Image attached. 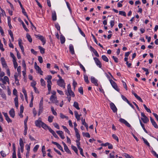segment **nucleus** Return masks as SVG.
Listing matches in <instances>:
<instances>
[{"instance_id":"37998d69","label":"nucleus","mask_w":158,"mask_h":158,"mask_svg":"<svg viewBox=\"0 0 158 158\" xmlns=\"http://www.w3.org/2000/svg\"><path fill=\"white\" fill-rule=\"evenodd\" d=\"M62 127L63 128L66 132H67L68 134H70L69 131L65 126H62Z\"/></svg>"},{"instance_id":"c756f323","label":"nucleus","mask_w":158,"mask_h":158,"mask_svg":"<svg viewBox=\"0 0 158 158\" xmlns=\"http://www.w3.org/2000/svg\"><path fill=\"white\" fill-rule=\"evenodd\" d=\"M41 126L44 129H47L49 127L46 124H45L43 122L42 123Z\"/></svg>"},{"instance_id":"e2e57ef3","label":"nucleus","mask_w":158,"mask_h":158,"mask_svg":"<svg viewBox=\"0 0 158 158\" xmlns=\"http://www.w3.org/2000/svg\"><path fill=\"white\" fill-rule=\"evenodd\" d=\"M121 97H122V98L123 99V100L126 102H128L129 101L128 100V99H127V98L125 96H124L123 95H122Z\"/></svg>"},{"instance_id":"0e129e2a","label":"nucleus","mask_w":158,"mask_h":158,"mask_svg":"<svg viewBox=\"0 0 158 158\" xmlns=\"http://www.w3.org/2000/svg\"><path fill=\"white\" fill-rule=\"evenodd\" d=\"M17 68V71L18 72L19 74H20L21 73V67L19 66Z\"/></svg>"},{"instance_id":"de8ad7c7","label":"nucleus","mask_w":158,"mask_h":158,"mask_svg":"<svg viewBox=\"0 0 158 158\" xmlns=\"http://www.w3.org/2000/svg\"><path fill=\"white\" fill-rule=\"evenodd\" d=\"M119 14L122 15L126 17V13L125 11H120L119 12Z\"/></svg>"},{"instance_id":"a878e982","label":"nucleus","mask_w":158,"mask_h":158,"mask_svg":"<svg viewBox=\"0 0 158 158\" xmlns=\"http://www.w3.org/2000/svg\"><path fill=\"white\" fill-rule=\"evenodd\" d=\"M52 78V76L51 75H48L47 77V78H45V79H47V83H51V80Z\"/></svg>"},{"instance_id":"f704fd0d","label":"nucleus","mask_w":158,"mask_h":158,"mask_svg":"<svg viewBox=\"0 0 158 158\" xmlns=\"http://www.w3.org/2000/svg\"><path fill=\"white\" fill-rule=\"evenodd\" d=\"M84 79L85 81L87 84H88L89 83V81L88 79V77L86 75H84Z\"/></svg>"},{"instance_id":"f03ea898","label":"nucleus","mask_w":158,"mask_h":158,"mask_svg":"<svg viewBox=\"0 0 158 158\" xmlns=\"http://www.w3.org/2000/svg\"><path fill=\"white\" fill-rule=\"evenodd\" d=\"M57 84L59 86L63 87L64 89L65 88V84L64 80H58Z\"/></svg>"},{"instance_id":"cd10ccee","label":"nucleus","mask_w":158,"mask_h":158,"mask_svg":"<svg viewBox=\"0 0 158 158\" xmlns=\"http://www.w3.org/2000/svg\"><path fill=\"white\" fill-rule=\"evenodd\" d=\"M31 98L30 102V107H32L33 106V100L34 97L33 95L32 92L31 93Z\"/></svg>"},{"instance_id":"f257e3e1","label":"nucleus","mask_w":158,"mask_h":158,"mask_svg":"<svg viewBox=\"0 0 158 158\" xmlns=\"http://www.w3.org/2000/svg\"><path fill=\"white\" fill-rule=\"evenodd\" d=\"M50 100L52 103H55L57 105H59V102L56 96L52 95L50 98Z\"/></svg>"},{"instance_id":"dca6fc26","label":"nucleus","mask_w":158,"mask_h":158,"mask_svg":"<svg viewBox=\"0 0 158 158\" xmlns=\"http://www.w3.org/2000/svg\"><path fill=\"white\" fill-rule=\"evenodd\" d=\"M0 80L2 81V82L4 84H6V82H8L9 81V79L8 77L7 76H4L3 78V79L2 78H0Z\"/></svg>"},{"instance_id":"0eeeda50","label":"nucleus","mask_w":158,"mask_h":158,"mask_svg":"<svg viewBox=\"0 0 158 158\" xmlns=\"http://www.w3.org/2000/svg\"><path fill=\"white\" fill-rule=\"evenodd\" d=\"M141 116L143 117V118H141V119L144 123H147L149 121L148 118L143 113H141Z\"/></svg>"},{"instance_id":"473e14b6","label":"nucleus","mask_w":158,"mask_h":158,"mask_svg":"<svg viewBox=\"0 0 158 158\" xmlns=\"http://www.w3.org/2000/svg\"><path fill=\"white\" fill-rule=\"evenodd\" d=\"M38 48L40 50V52L41 54H44L45 52V49L40 46L38 47Z\"/></svg>"},{"instance_id":"49530a36","label":"nucleus","mask_w":158,"mask_h":158,"mask_svg":"<svg viewBox=\"0 0 158 158\" xmlns=\"http://www.w3.org/2000/svg\"><path fill=\"white\" fill-rule=\"evenodd\" d=\"M51 109L52 114L55 116L56 115L57 113L54 110V108L52 106L51 107Z\"/></svg>"},{"instance_id":"79ce46f5","label":"nucleus","mask_w":158,"mask_h":158,"mask_svg":"<svg viewBox=\"0 0 158 158\" xmlns=\"http://www.w3.org/2000/svg\"><path fill=\"white\" fill-rule=\"evenodd\" d=\"M142 139L144 141V143L146 144L148 146L150 147V145L149 143L148 142L147 140H146L145 139L143 138H142Z\"/></svg>"},{"instance_id":"aec40b11","label":"nucleus","mask_w":158,"mask_h":158,"mask_svg":"<svg viewBox=\"0 0 158 158\" xmlns=\"http://www.w3.org/2000/svg\"><path fill=\"white\" fill-rule=\"evenodd\" d=\"M52 19L54 21L56 20V11H54L52 13Z\"/></svg>"},{"instance_id":"ea45409f","label":"nucleus","mask_w":158,"mask_h":158,"mask_svg":"<svg viewBox=\"0 0 158 158\" xmlns=\"http://www.w3.org/2000/svg\"><path fill=\"white\" fill-rule=\"evenodd\" d=\"M64 148V149L65 151L68 153L71 154V153L70 150L68 148L67 146L65 147Z\"/></svg>"},{"instance_id":"f8f14e48","label":"nucleus","mask_w":158,"mask_h":158,"mask_svg":"<svg viewBox=\"0 0 158 158\" xmlns=\"http://www.w3.org/2000/svg\"><path fill=\"white\" fill-rule=\"evenodd\" d=\"M1 61L2 66L3 67L7 68V66L5 60L3 57H2L1 58Z\"/></svg>"},{"instance_id":"4c0bfd02","label":"nucleus","mask_w":158,"mask_h":158,"mask_svg":"<svg viewBox=\"0 0 158 158\" xmlns=\"http://www.w3.org/2000/svg\"><path fill=\"white\" fill-rule=\"evenodd\" d=\"M82 135L83 136H85L86 137L89 138L90 137V134L88 132L84 133L83 132H82Z\"/></svg>"},{"instance_id":"4468645a","label":"nucleus","mask_w":158,"mask_h":158,"mask_svg":"<svg viewBox=\"0 0 158 158\" xmlns=\"http://www.w3.org/2000/svg\"><path fill=\"white\" fill-rule=\"evenodd\" d=\"M19 45L20 47L21 51L23 54L24 53V49L23 46L22 45V40L21 39L19 40Z\"/></svg>"},{"instance_id":"680f3d73","label":"nucleus","mask_w":158,"mask_h":158,"mask_svg":"<svg viewBox=\"0 0 158 158\" xmlns=\"http://www.w3.org/2000/svg\"><path fill=\"white\" fill-rule=\"evenodd\" d=\"M10 55L11 57L13 58V61L16 60V57L13 53L10 52Z\"/></svg>"},{"instance_id":"a19ab883","label":"nucleus","mask_w":158,"mask_h":158,"mask_svg":"<svg viewBox=\"0 0 158 158\" xmlns=\"http://www.w3.org/2000/svg\"><path fill=\"white\" fill-rule=\"evenodd\" d=\"M52 85V83H48L47 87H48V90L49 91H51V85Z\"/></svg>"},{"instance_id":"3c124183","label":"nucleus","mask_w":158,"mask_h":158,"mask_svg":"<svg viewBox=\"0 0 158 158\" xmlns=\"http://www.w3.org/2000/svg\"><path fill=\"white\" fill-rule=\"evenodd\" d=\"M13 64H14V68L15 69H16L17 67H18V65L17 63V62L16 61V60L13 61Z\"/></svg>"},{"instance_id":"c03bdc74","label":"nucleus","mask_w":158,"mask_h":158,"mask_svg":"<svg viewBox=\"0 0 158 158\" xmlns=\"http://www.w3.org/2000/svg\"><path fill=\"white\" fill-rule=\"evenodd\" d=\"M143 106L144 108L146 110L147 112L150 113H151V111L148 108L145 104H143Z\"/></svg>"},{"instance_id":"f3484780","label":"nucleus","mask_w":158,"mask_h":158,"mask_svg":"<svg viewBox=\"0 0 158 158\" xmlns=\"http://www.w3.org/2000/svg\"><path fill=\"white\" fill-rule=\"evenodd\" d=\"M69 49L70 52H71L72 54L73 55L75 53L73 46L71 44H70L69 45Z\"/></svg>"},{"instance_id":"603ef678","label":"nucleus","mask_w":158,"mask_h":158,"mask_svg":"<svg viewBox=\"0 0 158 158\" xmlns=\"http://www.w3.org/2000/svg\"><path fill=\"white\" fill-rule=\"evenodd\" d=\"M40 82L41 85L42 86H44L45 85V81L43 78L41 79Z\"/></svg>"},{"instance_id":"4d7b16f0","label":"nucleus","mask_w":158,"mask_h":158,"mask_svg":"<svg viewBox=\"0 0 158 158\" xmlns=\"http://www.w3.org/2000/svg\"><path fill=\"white\" fill-rule=\"evenodd\" d=\"M124 156L126 158H134L132 156H130L127 153H124Z\"/></svg>"},{"instance_id":"774afa93","label":"nucleus","mask_w":158,"mask_h":158,"mask_svg":"<svg viewBox=\"0 0 158 158\" xmlns=\"http://www.w3.org/2000/svg\"><path fill=\"white\" fill-rule=\"evenodd\" d=\"M6 120L7 121L8 123H11L12 122V121L9 118V116H8L7 117H6L5 118Z\"/></svg>"},{"instance_id":"bf43d9fd","label":"nucleus","mask_w":158,"mask_h":158,"mask_svg":"<svg viewBox=\"0 0 158 158\" xmlns=\"http://www.w3.org/2000/svg\"><path fill=\"white\" fill-rule=\"evenodd\" d=\"M78 29L80 32L81 34L84 37H85V35L84 33L83 32V31L81 30V29L79 27H78Z\"/></svg>"},{"instance_id":"ddd939ff","label":"nucleus","mask_w":158,"mask_h":158,"mask_svg":"<svg viewBox=\"0 0 158 158\" xmlns=\"http://www.w3.org/2000/svg\"><path fill=\"white\" fill-rule=\"evenodd\" d=\"M150 121H151V123H152V125L153 126L156 128H158V126L156 122L152 118V117H150Z\"/></svg>"},{"instance_id":"423d86ee","label":"nucleus","mask_w":158,"mask_h":158,"mask_svg":"<svg viewBox=\"0 0 158 158\" xmlns=\"http://www.w3.org/2000/svg\"><path fill=\"white\" fill-rule=\"evenodd\" d=\"M110 107L111 109L112 110L114 113H116L117 111V109L114 104L111 102L110 104Z\"/></svg>"},{"instance_id":"2eb2a0df","label":"nucleus","mask_w":158,"mask_h":158,"mask_svg":"<svg viewBox=\"0 0 158 158\" xmlns=\"http://www.w3.org/2000/svg\"><path fill=\"white\" fill-rule=\"evenodd\" d=\"M57 134L59 135L60 138L64 139V136L63 135V132L62 131H56Z\"/></svg>"},{"instance_id":"c85d7f7f","label":"nucleus","mask_w":158,"mask_h":158,"mask_svg":"<svg viewBox=\"0 0 158 158\" xmlns=\"http://www.w3.org/2000/svg\"><path fill=\"white\" fill-rule=\"evenodd\" d=\"M72 149L74 151V152L76 153V154L78 155V150L77 148L75 146L73 145H72L71 146Z\"/></svg>"},{"instance_id":"20e7f679","label":"nucleus","mask_w":158,"mask_h":158,"mask_svg":"<svg viewBox=\"0 0 158 158\" xmlns=\"http://www.w3.org/2000/svg\"><path fill=\"white\" fill-rule=\"evenodd\" d=\"M35 35L36 38L39 39L42 42L43 45L45 44L46 40L43 36L37 35Z\"/></svg>"},{"instance_id":"13d9d810","label":"nucleus","mask_w":158,"mask_h":158,"mask_svg":"<svg viewBox=\"0 0 158 158\" xmlns=\"http://www.w3.org/2000/svg\"><path fill=\"white\" fill-rule=\"evenodd\" d=\"M110 25L111 27H112L114 24V20H112L110 21Z\"/></svg>"},{"instance_id":"a211bd4d","label":"nucleus","mask_w":158,"mask_h":158,"mask_svg":"<svg viewBox=\"0 0 158 158\" xmlns=\"http://www.w3.org/2000/svg\"><path fill=\"white\" fill-rule=\"evenodd\" d=\"M9 114L10 116L14 118L15 116V111L13 109H12L9 112Z\"/></svg>"},{"instance_id":"6e6552de","label":"nucleus","mask_w":158,"mask_h":158,"mask_svg":"<svg viewBox=\"0 0 158 158\" xmlns=\"http://www.w3.org/2000/svg\"><path fill=\"white\" fill-rule=\"evenodd\" d=\"M35 69L38 71V73H39L41 75H43V72L41 70V68L39 66L37 65V63L35 62Z\"/></svg>"},{"instance_id":"2f4dec72","label":"nucleus","mask_w":158,"mask_h":158,"mask_svg":"<svg viewBox=\"0 0 158 158\" xmlns=\"http://www.w3.org/2000/svg\"><path fill=\"white\" fill-rule=\"evenodd\" d=\"M19 145L20 148H24V144L22 139L20 138L19 139Z\"/></svg>"},{"instance_id":"b1692460","label":"nucleus","mask_w":158,"mask_h":158,"mask_svg":"<svg viewBox=\"0 0 158 158\" xmlns=\"http://www.w3.org/2000/svg\"><path fill=\"white\" fill-rule=\"evenodd\" d=\"M8 33L10 35L12 41H14V38L13 36V33L10 30H8Z\"/></svg>"},{"instance_id":"864d4df0","label":"nucleus","mask_w":158,"mask_h":158,"mask_svg":"<svg viewBox=\"0 0 158 158\" xmlns=\"http://www.w3.org/2000/svg\"><path fill=\"white\" fill-rule=\"evenodd\" d=\"M142 69L144 71L146 72V74H145L146 75H147L149 74V72L148 71V69L145 68H142Z\"/></svg>"},{"instance_id":"39448f33","label":"nucleus","mask_w":158,"mask_h":158,"mask_svg":"<svg viewBox=\"0 0 158 158\" xmlns=\"http://www.w3.org/2000/svg\"><path fill=\"white\" fill-rule=\"evenodd\" d=\"M18 2H19V5L21 7V8L22 10V12L23 15H25L26 17L29 20L28 17L26 12L25 11V10L23 6L21 3V2L19 0H17Z\"/></svg>"},{"instance_id":"9d476101","label":"nucleus","mask_w":158,"mask_h":158,"mask_svg":"<svg viewBox=\"0 0 158 158\" xmlns=\"http://www.w3.org/2000/svg\"><path fill=\"white\" fill-rule=\"evenodd\" d=\"M41 119L40 118H39L38 120H36L35 121V126L39 127H41V125L42 123L43 122L40 120Z\"/></svg>"},{"instance_id":"338daca9","label":"nucleus","mask_w":158,"mask_h":158,"mask_svg":"<svg viewBox=\"0 0 158 158\" xmlns=\"http://www.w3.org/2000/svg\"><path fill=\"white\" fill-rule=\"evenodd\" d=\"M53 125L55 127H56L58 129H60L59 126L58 124L57 123H54Z\"/></svg>"},{"instance_id":"7ed1b4c3","label":"nucleus","mask_w":158,"mask_h":158,"mask_svg":"<svg viewBox=\"0 0 158 158\" xmlns=\"http://www.w3.org/2000/svg\"><path fill=\"white\" fill-rule=\"evenodd\" d=\"M110 81L113 87L116 91L119 92V89L118 88V87L116 83L112 79L110 80Z\"/></svg>"},{"instance_id":"72a5a7b5","label":"nucleus","mask_w":158,"mask_h":158,"mask_svg":"<svg viewBox=\"0 0 158 158\" xmlns=\"http://www.w3.org/2000/svg\"><path fill=\"white\" fill-rule=\"evenodd\" d=\"M68 93L69 94V96H71L73 97H74L75 96V94L72 91V90H69L68 91Z\"/></svg>"},{"instance_id":"1a4fd4ad","label":"nucleus","mask_w":158,"mask_h":158,"mask_svg":"<svg viewBox=\"0 0 158 158\" xmlns=\"http://www.w3.org/2000/svg\"><path fill=\"white\" fill-rule=\"evenodd\" d=\"M94 59L96 65L98 66L99 67L101 68L102 66L100 61L96 57L94 58Z\"/></svg>"},{"instance_id":"8fccbe9b","label":"nucleus","mask_w":158,"mask_h":158,"mask_svg":"<svg viewBox=\"0 0 158 158\" xmlns=\"http://www.w3.org/2000/svg\"><path fill=\"white\" fill-rule=\"evenodd\" d=\"M39 146L38 145H36L33 148V151L34 152H36L37 151Z\"/></svg>"},{"instance_id":"4be33fe9","label":"nucleus","mask_w":158,"mask_h":158,"mask_svg":"<svg viewBox=\"0 0 158 158\" xmlns=\"http://www.w3.org/2000/svg\"><path fill=\"white\" fill-rule=\"evenodd\" d=\"M90 48L91 49L92 51L94 53L95 55L97 57H98L99 56V55L98 54V53L97 51L95 49H94V48H93L92 47H91Z\"/></svg>"},{"instance_id":"a18cd8bd","label":"nucleus","mask_w":158,"mask_h":158,"mask_svg":"<svg viewBox=\"0 0 158 158\" xmlns=\"http://www.w3.org/2000/svg\"><path fill=\"white\" fill-rule=\"evenodd\" d=\"M22 25H23V28H24V29L25 30L27 31V32H28L29 31V30H28V29L26 27V25H25V24H24V23L23 22H22Z\"/></svg>"},{"instance_id":"58836bf2","label":"nucleus","mask_w":158,"mask_h":158,"mask_svg":"<svg viewBox=\"0 0 158 158\" xmlns=\"http://www.w3.org/2000/svg\"><path fill=\"white\" fill-rule=\"evenodd\" d=\"M54 117L52 116H49L48 118V121L49 123H52L53 121Z\"/></svg>"},{"instance_id":"6e6d98bb","label":"nucleus","mask_w":158,"mask_h":158,"mask_svg":"<svg viewBox=\"0 0 158 158\" xmlns=\"http://www.w3.org/2000/svg\"><path fill=\"white\" fill-rule=\"evenodd\" d=\"M79 66H80V68L82 69L83 70V71L85 73V72H86V70H85V69L84 68V67L83 66V65L81 64V63H79Z\"/></svg>"},{"instance_id":"bb28decb","label":"nucleus","mask_w":158,"mask_h":158,"mask_svg":"<svg viewBox=\"0 0 158 158\" xmlns=\"http://www.w3.org/2000/svg\"><path fill=\"white\" fill-rule=\"evenodd\" d=\"M8 25L9 26V27L10 29H11L12 28V26L11 24L10 23L11 21V19L10 17H8Z\"/></svg>"},{"instance_id":"e433bc0d","label":"nucleus","mask_w":158,"mask_h":158,"mask_svg":"<svg viewBox=\"0 0 158 158\" xmlns=\"http://www.w3.org/2000/svg\"><path fill=\"white\" fill-rule=\"evenodd\" d=\"M60 117L62 119L65 118L67 120L69 119V117L68 116L64 115L61 113L60 114Z\"/></svg>"},{"instance_id":"7c9ffc66","label":"nucleus","mask_w":158,"mask_h":158,"mask_svg":"<svg viewBox=\"0 0 158 158\" xmlns=\"http://www.w3.org/2000/svg\"><path fill=\"white\" fill-rule=\"evenodd\" d=\"M73 106L77 110H80V108L79 107L78 104L77 102H75Z\"/></svg>"},{"instance_id":"5701e85b","label":"nucleus","mask_w":158,"mask_h":158,"mask_svg":"<svg viewBox=\"0 0 158 158\" xmlns=\"http://www.w3.org/2000/svg\"><path fill=\"white\" fill-rule=\"evenodd\" d=\"M60 39L61 44H63L65 42V38L62 35H60Z\"/></svg>"},{"instance_id":"052dcab7","label":"nucleus","mask_w":158,"mask_h":158,"mask_svg":"<svg viewBox=\"0 0 158 158\" xmlns=\"http://www.w3.org/2000/svg\"><path fill=\"white\" fill-rule=\"evenodd\" d=\"M38 60L40 63H42L43 62V58L41 56H38Z\"/></svg>"},{"instance_id":"69168bd1","label":"nucleus","mask_w":158,"mask_h":158,"mask_svg":"<svg viewBox=\"0 0 158 158\" xmlns=\"http://www.w3.org/2000/svg\"><path fill=\"white\" fill-rule=\"evenodd\" d=\"M119 120L121 123H123L124 124H125L126 122L127 121L126 120L122 118H120L119 119Z\"/></svg>"},{"instance_id":"393cba45","label":"nucleus","mask_w":158,"mask_h":158,"mask_svg":"<svg viewBox=\"0 0 158 158\" xmlns=\"http://www.w3.org/2000/svg\"><path fill=\"white\" fill-rule=\"evenodd\" d=\"M26 37L28 41L30 42L31 43L32 42V39L30 35L28 33H27L26 35Z\"/></svg>"},{"instance_id":"412c9836","label":"nucleus","mask_w":158,"mask_h":158,"mask_svg":"<svg viewBox=\"0 0 158 158\" xmlns=\"http://www.w3.org/2000/svg\"><path fill=\"white\" fill-rule=\"evenodd\" d=\"M14 102L15 103V106L17 108H18L19 106V104L18 101V97L17 96L14 99Z\"/></svg>"},{"instance_id":"c9c22d12","label":"nucleus","mask_w":158,"mask_h":158,"mask_svg":"<svg viewBox=\"0 0 158 158\" xmlns=\"http://www.w3.org/2000/svg\"><path fill=\"white\" fill-rule=\"evenodd\" d=\"M102 60L104 61L108 62L109 61V60L107 57L105 55H102Z\"/></svg>"},{"instance_id":"9b49d317","label":"nucleus","mask_w":158,"mask_h":158,"mask_svg":"<svg viewBox=\"0 0 158 158\" xmlns=\"http://www.w3.org/2000/svg\"><path fill=\"white\" fill-rule=\"evenodd\" d=\"M91 81L96 86H98V80L96 79L94 77L92 76L91 77Z\"/></svg>"},{"instance_id":"5fc2aeb1","label":"nucleus","mask_w":158,"mask_h":158,"mask_svg":"<svg viewBox=\"0 0 158 158\" xmlns=\"http://www.w3.org/2000/svg\"><path fill=\"white\" fill-rule=\"evenodd\" d=\"M112 136L113 138L116 140L117 142H118L119 139L118 137L115 134H113L112 135Z\"/></svg>"},{"instance_id":"6ab92c4d","label":"nucleus","mask_w":158,"mask_h":158,"mask_svg":"<svg viewBox=\"0 0 158 158\" xmlns=\"http://www.w3.org/2000/svg\"><path fill=\"white\" fill-rule=\"evenodd\" d=\"M81 122L82 124L85 126L87 130L88 131V124L85 122V119H83V118H82Z\"/></svg>"},{"instance_id":"09e8293b","label":"nucleus","mask_w":158,"mask_h":158,"mask_svg":"<svg viewBox=\"0 0 158 158\" xmlns=\"http://www.w3.org/2000/svg\"><path fill=\"white\" fill-rule=\"evenodd\" d=\"M78 91L79 93L81 94H83V89L82 87H80L78 89Z\"/></svg>"}]
</instances>
